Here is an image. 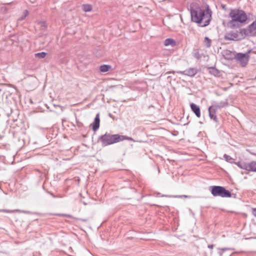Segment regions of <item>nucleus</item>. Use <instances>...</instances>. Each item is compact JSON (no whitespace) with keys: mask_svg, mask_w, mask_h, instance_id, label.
<instances>
[{"mask_svg":"<svg viewBox=\"0 0 256 256\" xmlns=\"http://www.w3.org/2000/svg\"><path fill=\"white\" fill-rule=\"evenodd\" d=\"M190 14L192 21L199 24L202 26L208 25L211 20L212 12L208 5L205 8L200 7L192 8Z\"/></svg>","mask_w":256,"mask_h":256,"instance_id":"nucleus-1","label":"nucleus"},{"mask_svg":"<svg viewBox=\"0 0 256 256\" xmlns=\"http://www.w3.org/2000/svg\"><path fill=\"white\" fill-rule=\"evenodd\" d=\"M229 17L231 20L228 22V26L231 28L239 27L241 24L245 22L248 19L246 13L238 9L232 10Z\"/></svg>","mask_w":256,"mask_h":256,"instance_id":"nucleus-2","label":"nucleus"},{"mask_svg":"<svg viewBox=\"0 0 256 256\" xmlns=\"http://www.w3.org/2000/svg\"><path fill=\"white\" fill-rule=\"evenodd\" d=\"M100 140L102 146H107L124 140H132V138L126 136H120L118 134H105L100 136Z\"/></svg>","mask_w":256,"mask_h":256,"instance_id":"nucleus-3","label":"nucleus"},{"mask_svg":"<svg viewBox=\"0 0 256 256\" xmlns=\"http://www.w3.org/2000/svg\"><path fill=\"white\" fill-rule=\"evenodd\" d=\"M211 193L214 196L222 198H230L231 193L224 187L221 186H212L210 187Z\"/></svg>","mask_w":256,"mask_h":256,"instance_id":"nucleus-4","label":"nucleus"},{"mask_svg":"<svg viewBox=\"0 0 256 256\" xmlns=\"http://www.w3.org/2000/svg\"><path fill=\"white\" fill-rule=\"evenodd\" d=\"M250 52V50L246 54L238 53L236 56V59L239 62L242 66H245L249 60L248 53Z\"/></svg>","mask_w":256,"mask_h":256,"instance_id":"nucleus-5","label":"nucleus"},{"mask_svg":"<svg viewBox=\"0 0 256 256\" xmlns=\"http://www.w3.org/2000/svg\"><path fill=\"white\" fill-rule=\"evenodd\" d=\"M224 39L228 40H239L238 32L232 31L226 33L224 36Z\"/></svg>","mask_w":256,"mask_h":256,"instance_id":"nucleus-6","label":"nucleus"},{"mask_svg":"<svg viewBox=\"0 0 256 256\" xmlns=\"http://www.w3.org/2000/svg\"><path fill=\"white\" fill-rule=\"evenodd\" d=\"M178 74H181L186 76L192 77L194 76L198 72V70L195 68H190L184 71H178L176 72Z\"/></svg>","mask_w":256,"mask_h":256,"instance_id":"nucleus-7","label":"nucleus"},{"mask_svg":"<svg viewBox=\"0 0 256 256\" xmlns=\"http://www.w3.org/2000/svg\"><path fill=\"white\" fill-rule=\"evenodd\" d=\"M251 36V32L249 28L248 29L241 28L240 30V31L238 32L240 40L244 39L246 36Z\"/></svg>","mask_w":256,"mask_h":256,"instance_id":"nucleus-8","label":"nucleus"},{"mask_svg":"<svg viewBox=\"0 0 256 256\" xmlns=\"http://www.w3.org/2000/svg\"><path fill=\"white\" fill-rule=\"evenodd\" d=\"M190 108L197 117L200 118V111L198 106L194 103H192L190 104Z\"/></svg>","mask_w":256,"mask_h":256,"instance_id":"nucleus-9","label":"nucleus"},{"mask_svg":"<svg viewBox=\"0 0 256 256\" xmlns=\"http://www.w3.org/2000/svg\"><path fill=\"white\" fill-rule=\"evenodd\" d=\"M100 116L99 114H98L94 118V122L92 124V130L94 131H96L100 127Z\"/></svg>","mask_w":256,"mask_h":256,"instance_id":"nucleus-10","label":"nucleus"},{"mask_svg":"<svg viewBox=\"0 0 256 256\" xmlns=\"http://www.w3.org/2000/svg\"><path fill=\"white\" fill-rule=\"evenodd\" d=\"M251 36H256V19L249 26Z\"/></svg>","mask_w":256,"mask_h":256,"instance_id":"nucleus-11","label":"nucleus"},{"mask_svg":"<svg viewBox=\"0 0 256 256\" xmlns=\"http://www.w3.org/2000/svg\"><path fill=\"white\" fill-rule=\"evenodd\" d=\"M213 110L214 111H215L214 108H213L212 106H210L208 108L209 116L211 119H212L214 120L215 122H217L218 118H216V116L214 114H212V112Z\"/></svg>","mask_w":256,"mask_h":256,"instance_id":"nucleus-12","label":"nucleus"},{"mask_svg":"<svg viewBox=\"0 0 256 256\" xmlns=\"http://www.w3.org/2000/svg\"><path fill=\"white\" fill-rule=\"evenodd\" d=\"M228 105V102L226 101L220 102L219 103L216 104L212 106L214 108H224Z\"/></svg>","mask_w":256,"mask_h":256,"instance_id":"nucleus-13","label":"nucleus"},{"mask_svg":"<svg viewBox=\"0 0 256 256\" xmlns=\"http://www.w3.org/2000/svg\"><path fill=\"white\" fill-rule=\"evenodd\" d=\"M164 44L166 46H174L176 42L172 38H167L164 40Z\"/></svg>","mask_w":256,"mask_h":256,"instance_id":"nucleus-14","label":"nucleus"},{"mask_svg":"<svg viewBox=\"0 0 256 256\" xmlns=\"http://www.w3.org/2000/svg\"><path fill=\"white\" fill-rule=\"evenodd\" d=\"M111 68V66L110 65L104 64L100 66V70L101 72H108Z\"/></svg>","mask_w":256,"mask_h":256,"instance_id":"nucleus-15","label":"nucleus"},{"mask_svg":"<svg viewBox=\"0 0 256 256\" xmlns=\"http://www.w3.org/2000/svg\"><path fill=\"white\" fill-rule=\"evenodd\" d=\"M82 9L85 12H90L92 10V6L88 4H84L82 6Z\"/></svg>","mask_w":256,"mask_h":256,"instance_id":"nucleus-16","label":"nucleus"},{"mask_svg":"<svg viewBox=\"0 0 256 256\" xmlns=\"http://www.w3.org/2000/svg\"><path fill=\"white\" fill-rule=\"evenodd\" d=\"M249 171L256 172V162L252 161L250 162Z\"/></svg>","mask_w":256,"mask_h":256,"instance_id":"nucleus-17","label":"nucleus"},{"mask_svg":"<svg viewBox=\"0 0 256 256\" xmlns=\"http://www.w3.org/2000/svg\"><path fill=\"white\" fill-rule=\"evenodd\" d=\"M204 45L207 48H210L211 46L212 40L208 37H205L204 42Z\"/></svg>","mask_w":256,"mask_h":256,"instance_id":"nucleus-18","label":"nucleus"},{"mask_svg":"<svg viewBox=\"0 0 256 256\" xmlns=\"http://www.w3.org/2000/svg\"><path fill=\"white\" fill-rule=\"evenodd\" d=\"M46 56V53L44 52H38L34 54L36 58H43Z\"/></svg>","mask_w":256,"mask_h":256,"instance_id":"nucleus-19","label":"nucleus"},{"mask_svg":"<svg viewBox=\"0 0 256 256\" xmlns=\"http://www.w3.org/2000/svg\"><path fill=\"white\" fill-rule=\"evenodd\" d=\"M240 168L249 171L250 163H246L245 162H242V165L240 166Z\"/></svg>","mask_w":256,"mask_h":256,"instance_id":"nucleus-20","label":"nucleus"},{"mask_svg":"<svg viewBox=\"0 0 256 256\" xmlns=\"http://www.w3.org/2000/svg\"><path fill=\"white\" fill-rule=\"evenodd\" d=\"M210 72L215 76H218L219 73L218 71L216 68L212 67L210 68Z\"/></svg>","mask_w":256,"mask_h":256,"instance_id":"nucleus-21","label":"nucleus"},{"mask_svg":"<svg viewBox=\"0 0 256 256\" xmlns=\"http://www.w3.org/2000/svg\"><path fill=\"white\" fill-rule=\"evenodd\" d=\"M38 25L40 26L42 30H44L46 28L47 25L45 22H38Z\"/></svg>","mask_w":256,"mask_h":256,"instance_id":"nucleus-22","label":"nucleus"},{"mask_svg":"<svg viewBox=\"0 0 256 256\" xmlns=\"http://www.w3.org/2000/svg\"><path fill=\"white\" fill-rule=\"evenodd\" d=\"M224 157L226 162H231V163L232 162V158L230 156L224 154Z\"/></svg>","mask_w":256,"mask_h":256,"instance_id":"nucleus-23","label":"nucleus"},{"mask_svg":"<svg viewBox=\"0 0 256 256\" xmlns=\"http://www.w3.org/2000/svg\"><path fill=\"white\" fill-rule=\"evenodd\" d=\"M218 250H220V252H218V254L220 256H222L223 252L227 250H230L229 248H218Z\"/></svg>","mask_w":256,"mask_h":256,"instance_id":"nucleus-24","label":"nucleus"},{"mask_svg":"<svg viewBox=\"0 0 256 256\" xmlns=\"http://www.w3.org/2000/svg\"><path fill=\"white\" fill-rule=\"evenodd\" d=\"M18 210H0V212H14Z\"/></svg>","mask_w":256,"mask_h":256,"instance_id":"nucleus-25","label":"nucleus"},{"mask_svg":"<svg viewBox=\"0 0 256 256\" xmlns=\"http://www.w3.org/2000/svg\"><path fill=\"white\" fill-rule=\"evenodd\" d=\"M234 164H236L240 168V166L242 165V162H234Z\"/></svg>","mask_w":256,"mask_h":256,"instance_id":"nucleus-26","label":"nucleus"},{"mask_svg":"<svg viewBox=\"0 0 256 256\" xmlns=\"http://www.w3.org/2000/svg\"><path fill=\"white\" fill-rule=\"evenodd\" d=\"M28 11L27 10H25L24 11V17L26 18L27 16L28 15Z\"/></svg>","mask_w":256,"mask_h":256,"instance_id":"nucleus-27","label":"nucleus"},{"mask_svg":"<svg viewBox=\"0 0 256 256\" xmlns=\"http://www.w3.org/2000/svg\"><path fill=\"white\" fill-rule=\"evenodd\" d=\"M182 196H184V197H186V198H187L188 196H173V197H174V198H182Z\"/></svg>","mask_w":256,"mask_h":256,"instance_id":"nucleus-28","label":"nucleus"},{"mask_svg":"<svg viewBox=\"0 0 256 256\" xmlns=\"http://www.w3.org/2000/svg\"><path fill=\"white\" fill-rule=\"evenodd\" d=\"M252 214L256 217V208L252 209Z\"/></svg>","mask_w":256,"mask_h":256,"instance_id":"nucleus-29","label":"nucleus"},{"mask_svg":"<svg viewBox=\"0 0 256 256\" xmlns=\"http://www.w3.org/2000/svg\"><path fill=\"white\" fill-rule=\"evenodd\" d=\"M26 18V17H24V15L22 16L20 18H19L18 20H24V18Z\"/></svg>","mask_w":256,"mask_h":256,"instance_id":"nucleus-30","label":"nucleus"},{"mask_svg":"<svg viewBox=\"0 0 256 256\" xmlns=\"http://www.w3.org/2000/svg\"><path fill=\"white\" fill-rule=\"evenodd\" d=\"M213 247H214V246H213L212 244L208 245V248H210V249H212V248H213Z\"/></svg>","mask_w":256,"mask_h":256,"instance_id":"nucleus-31","label":"nucleus"},{"mask_svg":"<svg viewBox=\"0 0 256 256\" xmlns=\"http://www.w3.org/2000/svg\"><path fill=\"white\" fill-rule=\"evenodd\" d=\"M174 72H174V71H170V72H167V74H174Z\"/></svg>","mask_w":256,"mask_h":256,"instance_id":"nucleus-32","label":"nucleus"},{"mask_svg":"<svg viewBox=\"0 0 256 256\" xmlns=\"http://www.w3.org/2000/svg\"><path fill=\"white\" fill-rule=\"evenodd\" d=\"M109 116H110V117H112V115H111V114H109Z\"/></svg>","mask_w":256,"mask_h":256,"instance_id":"nucleus-33","label":"nucleus"}]
</instances>
